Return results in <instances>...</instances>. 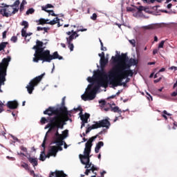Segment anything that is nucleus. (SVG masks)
<instances>
[{"instance_id":"7","label":"nucleus","mask_w":177,"mask_h":177,"mask_svg":"<svg viewBox=\"0 0 177 177\" xmlns=\"http://www.w3.org/2000/svg\"><path fill=\"white\" fill-rule=\"evenodd\" d=\"M103 133V131H101L95 136H93L88 139V140L85 144V148L84 151V155L80 154L79 156H83V158H86L87 157L91 156V151L92 150V146H93V141L99 136V135H102Z\"/></svg>"},{"instance_id":"19","label":"nucleus","mask_w":177,"mask_h":177,"mask_svg":"<svg viewBox=\"0 0 177 177\" xmlns=\"http://www.w3.org/2000/svg\"><path fill=\"white\" fill-rule=\"evenodd\" d=\"M107 63H109V59L108 58H100V64L101 66V68H104V67H106V65L107 64Z\"/></svg>"},{"instance_id":"61","label":"nucleus","mask_w":177,"mask_h":177,"mask_svg":"<svg viewBox=\"0 0 177 177\" xmlns=\"http://www.w3.org/2000/svg\"><path fill=\"white\" fill-rule=\"evenodd\" d=\"M169 70H174V71H177V67L172 66L169 68Z\"/></svg>"},{"instance_id":"41","label":"nucleus","mask_w":177,"mask_h":177,"mask_svg":"<svg viewBox=\"0 0 177 177\" xmlns=\"http://www.w3.org/2000/svg\"><path fill=\"white\" fill-rule=\"evenodd\" d=\"M3 106H5V104L2 101L0 100V113H2L3 111Z\"/></svg>"},{"instance_id":"53","label":"nucleus","mask_w":177,"mask_h":177,"mask_svg":"<svg viewBox=\"0 0 177 177\" xmlns=\"http://www.w3.org/2000/svg\"><path fill=\"white\" fill-rule=\"evenodd\" d=\"M143 6H140L139 7H136V9L138 10V12H142L143 10Z\"/></svg>"},{"instance_id":"57","label":"nucleus","mask_w":177,"mask_h":177,"mask_svg":"<svg viewBox=\"0 0 177 177\" xmlns=\"http://www.w3.org/2000/svg\"><path fill=\"white\" fill-rule=\"evenodd\" d=\"M91 168L93 169V174H95V171H97V167H95V165H93Z\"/></svg>"},{"instance_id":"24","label":"nucleus","mask_w":177,"mask_h":177,"mask_svg":"<svg viewBox=\"0 0 177 177\" xmlns=\"http://www.w3.org/2000/svg\"><path fill=\"white\" fill-rule=\"evenodd\" d=\"M59 21H60V19H59L58 17H55L53 19V20L50 21H48V24H50V26H55V24H57Z\"/></svg>"},{"instance_id":"18","label":"nucleus","mask_w":177,"mask_h":177,"mask_svg":"<svg viewBox=\"0 0 177 177\" xmlns=\"http://www.w3.org/2000/svg\"><path fill=\"white\" fill-rule=\"evenodd\" d=\"M50 8H53V5L47 4L45 6L41 7V10H44V12H46L47 13H53V10H47Z\"/></svg>"},{"instance_id":"10","label":"nucleus","mask_w":177,"mask_h":177,"mask_svg":"<svg viewBox=\"0 0 177 177\" xmlns=\"http://www.w3.org/2000/svg\"><path fill=\"white\" fill-rule=\"evenodd\" d=\"M16 12H19V10L10 6L0 7V15H2L3 17H10V16L15 15Z\"/></svg>"},{"instance_id":"6","label":"nucleus","mask_w":177,"mask_h":177,"mask_svg":"<svg viewBox=\"0 0 177 177\" xmlns=\"http://www.w3.org/2000/svg\"><path fill=\"white\" fill-rule=\"evenodd\" d=\"M108 77H109V84L111 85H113V86H123L125 88L127 86L126 82H122L123 80H125V78H122V75H117L115 74V71H110L108 73Z\"/></svg>"},{"instance_id":"15","label":"nucleus","mask_w":177,"mask_h":177,"mask_svg":"<svg viewBox=\"0 0 177 177\" xmlns=\"http://www.w3.org/2000/svg\"><path fill=\"white\" fill-rule=\"evenodd\" d=\"M7 107L10 110H16L19 107V102L16 100L9 101L7 102Z\"/></svg>"},{"instance_id":"58","label":"nucleus","mask_w":177,"mask_h":177,"mask_svg":"<svg viewBox=\"0 0 177 177\" xmlns=\"http://www.w3.org/2000/svg\"><path fill=\"white\" fill-rule=\"evenodd\" d=\"M129 42L131 45H133V46H135V44H136V41H135V39H132V40H129Z\"/></svg>"},{"instance_id":"62","label":"nucleus","mask_w":177,"mask_h":177,"mask_svg":"<svg viewBox=\"0 0 177 177\" xmlns=\"http://www.w3.org/2000/svg\"><path fill=\"white\" fill-rule=\"evenodd\" d=\"M6 32H8L6 30L3 32V39H5L6 38Z\"/></svg>"},{"instance_id":"2","label":"nucleus","mask_w":177,"mask_h":177,"mask_svg":"<svg viewBox=\"0 0 177 177\" xmlns=\"http://www.w3.org/2000/svg\"><path fill=\"white\" fill-rule=\"evenodd\" d=\"M111 60L113 64L120 63L118 66L114 67L111 71H115L117 75H122V78L127 77H133V71L129 69L132 67V64L127 63L129 58L127 53H122L121 55L116 57L112 56Z\"/></svg>"},{"instance_id":"8","label":"nucleus","mask_w":177,"mask_h":177,"mask_svg":"<svg viewBox=\"0 0 177 177\" xmlns=\"http://www.w3.org/2000/svg\"><path fill=\"white\" fill-rule=\"evenodd\" d=\"M45 115H59V114H67L66 107L55 108L53 106H49L46 111H44Z\"/></svg>"},{"instance_id":"1","label":"nucleus","mask_w":177,"mask_h":177,"mask_svg":"<svg viewBox=\"0 0 177 177\" xmlns=\"http://www.w3.org/2000/svg\"><path fill=\"white\" fill-rule=\"evenodd\" d=\"M32 49L35 50L32 62L34 63H38L39 60H41L43 63H50L52 60L58 59L59 60H63V57L59 55V53L55 51L50 55V50H45L44 47V42L37 40L36 45L32 47Z\"/></svg>"},{"instance_id":"21","label":"nucleus","mask_w":177,"mask_h":177,"mask_svg":"<svg viewBox=\"0 0 177 177\" xmlns=\"http://www.w3.org/2000/svg\"><path fill=\"white\" fill-rule=\"evenodd\" d=\"M89 117H91V115L86 113L84 115L80 116V120H82V122L88 123V119L89 118Z\"/></svg>"},{"instance_id":"54","label":"nucleus","mask_w":177,"mask_h":177,"mask_svg":"<svg viewBox=\"0 0 177 177\" xmlns=\"http://www.w3.org/2000/svg\"><path fill=\"white\" fill-rule=\"evenodd\" d=\"M74 110H75V111H81V113H82V108H81V106L74 109Z\"/></svg>"},{"instance_id":"32","label":"nucleus","mask_w":177,"mask_h":177,"mask_svg":"<svg viewBox=\"0 0 177 177\" xmlns=\"http://www.w3.org/2000/svg\"><path fill=\"white\" fill-rule=\"evenodd\" d=\"M87 30L88 29L84 28V26H77V29L75 32L78 34V32H80V31L82 32H84V31H87Z\"/></svg>"},{"instance_id":"55","label":"nucleus","mask_w":177,"mask_h":177,"mask_svg":"<svg viewBox=\"0 0 177 177\" xmlns=\"http://www.w3.org/2000/svg\"><path fill=\"white\" fill-rule=\"evenodd\" d=\"M46 143V138H44L42 144H41V147H44V149H45V145Z\"/></svg>"},{"instance_id":"40","label":"nucleus","mask_w":177,"mask_h":177,"mask_svg":"<svg viewBox=\"0 0 177 177\" xmlns=\"http://www.w3.org/2000/svg\"><path fill=\"white\" fill-rule=\"evenodd\" d=\"M34 12H35V10H34V8H29V9L26 11V15H32V13H34Z\"/></svg>"},{"instance_id":"16","label":"nucleus","mask_w":177,"mask_h":177,"mask_svg":"<svg viewBox=\"0 0 177 177\" xmlns=\"http://www.w3.org/2000/svg\"><path fill=\"white\" fill-rule=\"evenodd\" d=\"M29 162L32 164V167H35L38 165V159L37 158H31V156L27 157Z\"/></svg>"},{"instance_id":"51","label":"nucleus","mask_w":177,"mask_h":177,"mask_svg":"<svg viewBox=\"0 0 177 177\" xmlns=\"http://www.w3.org/2000/svg\"><path fill=\"white\" fill-rule=\"evenodd\" d=\"M98 56H99L101 59H103V58L106 57L104 56V52H102V53H99V54H98Z\"/></svg>"},{"instance_id":"12","label":"nucleus","mask_w":177,"mask_h":177,"mask_svg":"<svg viewBox=\"0 0 177 177\" xmlns=\"http://www.w3.org/2000/svg\"><path fill=\"white\" fill-rule=\"evenodd\" d=\"M66 35H69V37H66V41L69 42H73V39H77L78 37H80V35L76 31H74V30H72L71 31H68L66 32Z\"/></svg>"},{"instance_id":"14","label":"nucleus","mask_w":177,"mask_h":177,"mask_svg":"<svg viewBox=\"0 0 177 177\" xmlns=\"http://www.w3.org/2000/svg\"><path fill=\"white\" fill-rule=\"evenodd\" d=\"M49 177H67L64 171H50Z\"/></svg>"},{"instance_id":"28","label":"nucleus","mask_w":177,"mask_h":177,"mask_svg":"<svg viewBox=\"0 0 177 177\" xmlns=\"http://www.w3.org/2000/svg\"><path fill=\"white\" fill-rule=\"evenodd\" d=\"M91 129H97L96 127L95 123L94 124H92L91 127H88L86 130V133L88 134L89 132H91Z\"/></svg>"},{"instance_id":"64","label":"nucleus","mask_w":177,"mask_h":177,"mask_svg":"<svg viewBox=\"0 0 177 177\" xmlns=\"http://www.w3.org/2000/svg\"><path fill=\"white\" fill-rule=\"evenodd\" d=\"M30 175H33V176L35 177V173L34 172V170H30Z\"/></svg>"},{"instance_id":"45","label":"nucleus","mask_w":177,"mask_h":177,"mask_svg":"<svg viewBox=\"0 0 177 177\" xmlns=\"http://www.w3.org/2000/svg\"><path fill=\"white\" fill-rule=\"evenodd\" d=\"M91 20H96L97 19V15L96 13H93L92 17H91Z\"/></svg>"},{"instance_id":"5","label":"nucleus","mask_w":177,"mask_h":177,"mask_svg":"<svg viewBox=\"0 0 177 177\" xmlns=\"http://www.w3.org/2000/svg\"><path fill=\"white\" fill-rule=\"evenodd\" d=\"M10 60H12V57H10V56H8L6 58H3L1 62H0V93H2L3 92L1 87L2 85H5V82H6L8 67H9Z\"/></svg>"},{"instance_id":"25","label":"nucleus","mask_w":177,"mask_h":177,"mask_svg":"<svg viewBox=\"0 0 177 177\" xmlns=\"http://www.w3.org/2000/svg\"><path fill=\"white\" fill-rule=\"evenodd\" d=\"M48 21H49V19H45L44 18H41L40 19L37 21V23L39 22L38 24L41 26H44V24H48Z\"/></svg>"},{"instance_id":"29","label":"nucleus","mask_w":177,"mask_h":177,"mask_svg":"<svg viewBox=\"0 0 177 177\" xmlns=\"http://www.w3.org/2000/svg\"><path fill=\"white\" fill-rule=\"evenodd\" d=\"M127 62L131 64V66H136V64H138V61L133 58H130Z\"/></svg>"},{"instance_id":"43","label":"nucleus","mask_w":177,"mask_h":177,"mask_svg":"<svg viewBox=\"0 0 177 177\" xmlns=\"http://www.w3.org/2000/svg\"><path fill=\"white\" fill-rule=\"evenodd\" d=\"M20 150H21V151H24V153H28L27 148L24 146H21Z\"/></svg>"},{"instance_id":"9","label":"nucleus","mask_w":177,"mask_h":177,"mask_svg":"<svg viewBox=\"0 0 177 177\" xmlns=\"http://www.w3.org/2000/svg\"><path fill=\"white\" fill-rule=\"evenodd\" d=\"M45 77V73H42L41 75L35 77L32 79L26 86V89L30 95L32 93L35 86H38V84L42 81V78Z\"/></svg>"},{"instance_id":"49","label":"nucleus","mask_w":177,"mask_h":177,"mask_svg":"<svg viewBox=\"0 0 177 177\" xmlns=\"http://www.w3.org/2000/svg\"><path fill=\"white\" fill-rule=\"evenodd\" d=\"M11 41H12V42H17V37H16V36L12 37H11Z\"/></svg>"},{"instance_id":"46","label":"nucleus","mask_w":177,"mask_h":177,"mask_svg":"<svg viewBox=\"0 0 177 177\" xmlns=\"http://www.w3.org/2000/svg\"><path fill=\"white\" fill-rule=\"evenodd\" d=\"M164 44H165V41L162 40L158 45V48H164Z\"/></svg>"},{"instance_id":"23","label":"nucleus","mask_w":177,"mask_h":177,"mask_svg":"<svg viewBox=\"0 0 177 177\" xmlns=\"http://www.w3.org/2000/svg\"><path fill=\"white\" fill-rule=\"evenodd\" d=\"M173 89H176V91L171 93V96L172 97H175L177 96V80L174 84L173 85Z\"/></svg>"},{"instance_id":"52","label":"nucleus","mask_w":177,"mask_h":177,"mask_svg":"<svg viewBox=\"0 0 177 177\" xmlns=\"http://www.w3.org/2000/svg\"><path fill=\"white\" fill-rule=\"evenodd\" d=\"M147 97L148 100H150V99H151V100L153 101V97L151 96V95L149 93H147Z\"/></svg>"},{"instance_id":"34","label":"nucleus","mask_w":177,"mask_h":177,"mask_svg":"<svg viewBox=\"0 0 177 177\" xmlns=\"http://www.w3.org/2000/svg\"><path fill=\"white\" fill-rule=\"evenodd\" d=\"M21 26H24V30H27V28H28V22L27 21H23L21 23Z\"/></svg>"},{"instance_id":"38","label":"nucleus","mask_w":177,"mask_h":177,"mask_svg":"<svg viewBox=\"0 0 177 177\" xmlns=\"http://www.w3.org/2000/svg\"><path fill=\"white\" fill-rule=\"evenodd\" d=\"M62 114H64V117L62 118L63 120H64L67 122V121H68L70 120V118H68V111H67V114H66V113H62Z\"/></svg>"},{"instance_id":"36","label":"nucleus","mask_w":177,"mask_h":177,"mask_svg":"<svg viewBox=\"0 0 177 177\" xmlns=\"http://www.w3.org/2000/svg\"><path fill=\"white\" fill-rule=\"evenodd\" d=\"M61 135L62 136V138H64V139H66V138L68 136V130H64V131H62V134Z\"/></svg>"},{"instance_id":"59","label":"nucleus","mask_w":177,"mask_h":177,"mask_svg":"<svg viewBox=\"0 0 177 177\" xmlns=\"http://www.w3.org/2000/svg\"><path fill=\"white\" fill-rule=\"evenodd\" d=\"M57 151H62L63 150V147L59 145H57Z\"/></svg>"},{"instance_id":"3","label":"nucleus","mask_w":177,"mask_h":177,"mask_svg":"<svg viewBox=\"0 0 177 177\" xmlns=\"http://www.w3.org/2000/svg\"><path fill=\"white\" fill-rule=\"evenodd\" d=\"M109 86V82L106 79L98 78L96 81V84L92 88V85H88L86 90L85 94L82 95V99L84 102L86 100H93L96 97V92L100 88H107Z\"/></svg>"},{"instance_id":"35","label":"nucleus","mask_w":177,"mask_h":177,"mask_svg":"<svg viewBox=\"0 0 177 177\" xmlns=\"http://www.w3.org/2000/svg\"><path fill=\"white\" fill-rule=\"evenodd\" d=\"M40 122H41V125H44V124H46V122H49V120L48 119V118L46 119V118L42 117L41 118Z\"/></svg>"},{"instance_id":"30","label":"nucleus","mask_w":177,"mask_h":177,"mask_svg":"<svg viewBox=\"0 0 177 177\" xmlns=\"http://www.w3.org/2000/svg\"><path fill=\"white\" fill-rule=\"evenodd\" d=\"M111 111H113V113H122V111L118 106L111 107Z\"/></svg>"},{"instance_id":"4","label":"nucleus","mask_w":177,"mask_h":177,"mask_svg":"<svg viewBox=\"0 0 177 177\" xmlns=\"http://www.w3.org/2000/svg\"><path fill=\"white\" fill-rule=\"evenodd\" d=\"M48 120H49V123L46 124L45 129L49 128L48 132L53 131V129H63L64 125L67 124L60 115L54 117H48Z\"/></svg>"},{"instance_id":"44","label":"nucleus","mask_w":177,"mask_h":177,"mask_svg":"<svg viewBox=\"0 0 177 177\" xmlns=\"http://www.w3.org/2000/svg\"><path fill=\"white\" fill-rule=\"evenodd\" d=\"M64 141L61 140V141H55V143H57V146H63V143Z\"/></svg>"},{"instance_id":"39","label":"nucleus","mask_w":177,"mask_h":177,"mask_svg":"<svg viewBox=\"0 0 177 177\" xmlns=\"http://www.w3.org/2000/svg\"><path fill=\"white\" fill-rule=\"evenodd\" d=\"M63 140H64V138H63V136L61 134L60 136H58L57 137H56L55 142H59Z\"/></svg>"},{"instance_id":"48","label":"nucleus","mask_w":177,"mask_h":177,"mask_svg":"<svg viewBox=\"0 0 177 177\" xmlns=\"http://www.w3.org/2000/svg\"><path fill=\"white\" fill-rule=\"evenodd\" d=\"M100 104H102V106H106V100H102L99 101Z\"/></svg>"},{"instance_id":"33","label":"nucleus","mask_w":177,"mask_h":177,"mask_svg":"<svg viewBox=\"0 0 177 177\" xmlns=\"http://www.w3.org/2000/svg\"><path fill=\"white\" fill-rule=\"evenodd\" d=\"M40 161H45L46 160V157L45 156V151H41V153L39 156Z\"/></svg>"},{"instance_id":"37","label":"nucleus","mask_w":177,"mask_h":177,"mask_svg":"<svg viewBox=\"0 0 177 177\" xmlns=\"http://www.w3.org/2000/svg\"><path fill=\"white\" fill-rule=\"evenodd\" d=\"M21 167H22V168H24V169H26V171H28L30 169L28 164L26 162H24L22 165H21Z\"/></svg>"},{"instance_id":"56","label":"nucleus","mask_w":177,"mask_h":177,"mask_svg":"<svg viewBox=\"0 0 177 177\" xmlns=\"http://www.w3.org/2000/svg\"><path fill=\"white\" fill-rule=\"evenodd\" d=\"M60 135H62V134L59 133V129H57L55 134V138H57V136H60Z\"/></svg>"},{"instance_id":"42","label":"nucleus","mask_w":177,"mask_h":177,"mask_svg":"<svg viewBox=\"0 0 177 177\" xmlns=\"http://www.w3.org/2000/svg\"><path fill=\"white\" fill-rule=\"evenodd\" d=\"M19 5H20V1L17 0V1H15V2L13 3V5L10 6H12V7L13 8L14 6H19Z\"/></svg>"},{"instance_id":"20","label":"nucleus","mask_w":177,"mask_h":177,"mask_svg":"<svg viewBox=\"0 0 177 177\" xmlns=\"http://www.w3.org/2000/svg\"><path fill=\"white\" fill-rule=\"evenodd\" d=\"M104 146V143L102 141H100L96 144L95 148V153H99L100 149Z\"/></svg>"},{"instance_id":"31","label":"nucleus","mask_w":177,"mask_h":177,"mask_svg":"<svg viewBox=\"0 0 177 177\" xmlns=\"http://www.w3.org/2000/svg\"><path fill=\"white\" fill-rule=\"evenodd\" d=\"M9 43L6 41V42H1L0 44V52L3 50V49H5V48H6V45H8Z\"/></svg>"},{"instance_id":"50","label":"nucleus","mask_w":177,"mask_h":177,"mask_svg":"<svg viewBox=\"0 0 177 177\" xmlns=\"http://www.w3.org/2000/svg\"><path fill=\"white\" fill-rule=\"evenodd\" d=\"M87 81H88V82L92 83V82H93V81H95V79H93V77H88L87 78Z\"/></svg>"},{"instance_id":"27","label":"nucleus","mask_w":177,"mask_h":177,"mask_svg":"<svg viewBox=\"0 0 177 177\" xmlns=\"http://www.w3.org/2000/svg\"><path fill=\"white\" fill-rule=\"evenodd\" d=\"M66 45H68V48L70 49L71 52L74 50V44H73V41H66Z\"/></svg>"},{"instance_id":"22","label":"nucleus","mask_w":177,"mask_h":177,"mask_svg":"<svg viewBox=\"0 0 177 177\" xmlns=\"http://www.w3.org/2000/svg\"><path fill=\"white\" fill-rule=\"evenodd\" d=\"M145 30H156L157 28V24H149L148 26H144Z\"/></svg>"},{"instance_id":"47","label":"nucleus","mask_w":177,"mask_h":177,"mask_svg":"<svg viewBox=\"0 0 177 177\" xmlns=\"http://www.w3.org/2000/svg\"><path fill=\"white\" fill-rule=\"evenodd\" d=\"M100 45H101V50L106 51L107 50V48L104 47V49H103V42H102V40L100 39Z\"/></svg>"},{"instance_id":"60","label":"nucleus","mask_w":177,"mask_h":177,"mask_svg":"<svg viewBox=\"0 0 177 177\" xmlns=\"http://www.w3.org/2000/svg\"><path fill=\"white\" fill-rule=\"evenodd\" d=\"M49 30H50V28H43V30L44 31V32H48Z\"/></svg>"},{"instance_id":"63","label":"nucleus","mask_w":177,"mask_h":177,"mask_svg":"<svg viewBox=\"0 0 177 177\" xmlns=\"http://www.w3.org/2000/svg\"><path fill=\"white\" fill-rule=\"evenodd\" d=\"M37 31H43V30H44V28H41L40 26H38V27L37 28Z\"/></svg>"},{"instance_id":"13","label":"nucleus","mask_w":177,"mask_h":177,"mask_svg":"<svg viewBox=\"0 0 177 177\" xmlns=\"http://www.w3.org/2000/svg\"><path fill=\"white\" fill-rule=\"evenodd\" d=\"M79 157L82 164H83V165H86L85 168H91V167H92V163H91V157H92V156H87L86 158H84V156Z\"/></svg>"},{"instance_id":"11","label":"nucleus","mask_w":177,"mask_h":177,"mask_svg":"<svg viewBox=\"0 0 177 177\" xmlns=\"http://www.w3.org/2000/svg\"><path fill=\"white\" fill-rule=\"evenodd\" d=\"M94 123H95L97 129V128H106V129H109L111 126V123H110V118L109 117L98 122H94Z\"/></svg>"},{"instance_id":"26","label":"nucleus","mask_w":177,"mask_h":177,"mask_svg":"<svg viewBox=\"0 0 177 177\" xmlns=\"http://www.w3.org/2000/svg\"><path fill=\"white\" fill-rule=\"evenodd\" d=\"M30 35H32V33H27V30H24V28H22L21 30V37H24V38H27V37H30Z\"/></svg>"},{"instance_id":"17","label":"nucleus","mask_w":177,"mask_h":177,"mask_svg":"<svg viewBox=\"0 0 177 177\" xmlns=\"http://www.w3.org/2000/svg\"><path fill=\"white\" fill-rule=\"evenodd\" d=\"M48 152L53 157H56V156L57 154V147H56V146L50 147V149L48 150Z\"/></svg>"}]
</instances>
